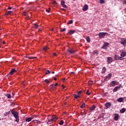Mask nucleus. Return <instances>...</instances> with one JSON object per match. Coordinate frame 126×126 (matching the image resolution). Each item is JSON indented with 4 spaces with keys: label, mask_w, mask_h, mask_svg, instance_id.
<instances>
[{
    "label": "nucleus",
    "mask_w": 126,
    "mask_h": 126,
    "mask_svg": "<svg viewBox=\"0 0 126 126\" xmlns=\"http://www.w3.org/2000/svg\"><path fill=\"white\" fill-rule=\"evenodd\" d=\"M50 118H51V115H48V118H47V124L48 125L50 124H52L53 122H56L57 120H58V117L57 116L54 115L51 116V119H50Z\"/></svg>",
    "instance_id": "nucleus-1"
},
{
    "label": "nucleus",
    "mask_w": 126,
    "mask_h": 126,
    "mask_svg": "<svg viewBox=\"0 0 126 126\" xmlns=\"http://www.w3.org/2000/svg\"><path fill=\"white\" fill-rule=\"evenodd\" d=\"M11 113L13 117L16 119L15 122L17 123H19V115H18V112L15 111L13 109L11 110Z\"/></svg>",
    "instance_id": "nucleus-2"
},
{
    "label": "nucleus",
    "mask_w": 126,
    "mask_h": 126,
    "mask_svg": "<svg viewBox=\"0 0 126 126\" xmlns=\"http://www.w3.org/2000/svg\"><path fill=\"white\" fill-rule=\"evenodd\" d=\"M108 33L107 32H99L98 34L99 39H102V38H104L106 35H107Z\"/></svg>",
    "instance_id": "nucleus-3"
},
{
    "label": "nucleus",
    "mask_w": 126,
    "mask_h": 126,
    "mask_svg": "<svg viewBox=\"0 0 126 126\" xmlns=\"http://www.w3.org/2000/svg\"><path fill=\"white\" fill-rule=\"evenodd\" d=\"M114 60H120L121 61H124V60H125V58L124 57L119 56V55H115L114 56Z\"/></svg>",
    "instance_id": "nucleus-4"
},
{
    "label": "nucleus",
    "mask_w": 126,
    "mask_h": 126,
    "mask_svg": "<svg viewBox=\"0 0 126 126\" xmlns=\"http://www.w3.org/2000/svg\"><path fill=\"white\" fill-rule=\"evenodd\" d=\"M67 51L70 54H75L76 53V50L70 48H68Z\"/></svg>",
    "instance_id": "nucleus-5"
},
{
    "label": "nucleus",
    "mask_w": 126,
    "mask_h": 126,
    "mask_svg": "<svg viewBox=\"0 0 126 126\" xmlns=\"http://www.w3.org/2000/svg\"><path fill=\"white\" fill-rule=\"evenodd\" d=\"M109 43L108 42H105L104 44L102 46V49L104 50H107L108 49V46H109Z\"/></svg>",
    "instance_id": "nucleus-6"
},
{
    "label": "nucleus",
    "mask_w": 126,
    "mask_h": 126,
    "mask_svg": "<svg viewBox=\"0 0 126 126\" xmlns=\"http://www.w3.org/2000/svg\"><path fill=\"white\" fill-rule=\"evenodd\" d=\"M111 77H112V73H110L106 76L104 81L105 82L107 81V80H109V79H111Z\"/></svg>",
    "instance_id": "nucleus-7"
},
{
    "label": "nucleus",
    "mask_w": 126,
    "mask_h": 126,
    "mask_svg": "<svg viewBox=\"0 0 126 126\" xmlns=\"http://www.w3.org/2000/svg\"><path fill=\"white\" fill-rule=\"evenodd\" d=\"M121 44H122V45H124V46H126V39L125 38H122L121 39Z\"/></svg>",
    "instance_id": "nucleus-8"
},
{
    "label": "nucleus",
    "mask_w": 126,
    "mask_h": 126,
    "mask_svg": "<svg viewBox=\"0 0 126 126\" xmlns=\"http://www.w3.org/2000/svg\"><path fill=\"white\" fill-rule=\"evenodd\" d=\"M107 59L108 64H110V63H113V59L112 57H107Z\"/></svg>",
    "instance_id": "nucleus-9"
},
{
    "label": "nucleus",
    "mask_w": 126,
    "mask_h": 126,
    "mask_svg": "<svg viewBox=\"0 0 126 126\" xmlns=\"http://www.w3.org/2000/svg\"><path fill=\"white\" fill-rule=\"evenodd\" d=\"M105 107H106V109L109 108H111V106H112V103L111 102H106L105 105Z\"/></svg>",
    "instance_id": "nucleus-10"
},
{
    "label": "nucleus",
    "mask_w": 126,
    "mask_h": 126,
    "mask_svg": "<svg viewBox=\"0 0 126 126\" xmlns=\"http://www.w3.org/2000/svg\"><path fill=\"white\" fill-rule=\"evenodd\" d=\"M110 84L112 86H115V85H118V84H119V82L117 81H112Z\"/></svg>",
    "instance_id": "nucleus-11"
},
{
    "label": "nucleus",
    "mask_w": 126,
    "mask_h": 126,
    "mask_svg": "<svg viewBox=\"0 0 126 126\" xmlns=\"http://www.w3.org/2000/svg\"><path fill=\"white\" fill-rule=\"evenodd\" d=\"M82 9L83 11H86L87 10H88V5L87 4L84 5Z\"/></svg>",
    "instance_id": "nucleus-12"
},
{
    "label": "nucleus",
    "mask_w": 126,
    "mask_h": 126,
    "mask_svg": "<svg viewBox=\"0 0 126 126\" xmlns=\"http://www.w3.org/2000/svg\"><path fill=\"white\" fill-rule=\"evenodd\" d=\"M65 3V2L63 0L61 1V5L64 8H66V5L64 4Z\"/></svg>",
    "instance_id": "nucleus-13"
},
{
    "label": "nucleus",
    "mask_w": 126,
    "mask_h": 126,
    "mask_svg": "<svg viewBox=\"0 0 126 126\" xmlns=\"http://www.w3.org/2000/svg\"><path fill=\"white\" fill-rule=\"evenodd\" d=\"M14 72H16V70L15 69H12L9 72V74L12 75L14 73Z\"/></svg>",
    "instance_id": "nucleus-14"
},
{
    "label": "nucleus",
    "mask_w": 126,
    "mask_h": 126,
    "mask_svg": "<svg viewBox=\"0 0 126 126\" xmlns=\"http://www.w3.org/2000/svg\"><path fill=\"white\" fill-rule=\"evenodd\" d=\"M114 119L115 121H118V120H119V114H115L114 117Z\"/></svg>",
    "instance_id": "nucleus-15"
},
{
    "label": "nucleus",
    "mask_w": 126,
    "mask_h": 126,
    "mask_svg": "<svg viewBox=\"0 0 126 126\" xmlns=\"http://www.w3.org/2000/svg\"><path fill=\"white\" fill-rule=\"evenodd\" d=\"M118 90H120V87L116 86L113 90V92H117Z\"/></svg>",
    "instance_id": "nucleus-16"
},
{
    "label": "nucleus",
    "mask_w": 126,
    "mask_h": 126,
    "mask_svg": "<svg viewBox=\"0 0 126 126\" xmlns=\"http://www.w3.org/2000/svg\"><path fill=\"white\" fill-rule=\"evenodd\" d=\"M126 52H122L121 53V57H126Z\"/></svg>",
    "instance_id": "nucleus-17"
},
{
    "label": "nucleus",
    "mask_w": 126,
    "mask_h": 126,
    "mask_svg": "<svg viewBox=\"0 0 126 126\" xmlns=\"http://www.w3.org/2000/svg\"><path fill=\"white\" fill-rule=\"evenodd\" d=\"M95 108H96V106H95V105H93L90 107V111H94V110H95Z\"/></svg>",
    "instance_id": "nucleus-18"
},
{
    "label": "nucleus",
    "mask_w": 126,
    "mask_h": 126,
    "mask_svg": "<svg viewBox=\"0 0 126 126\" xmlns=\"http://www.w3.org/2000/svg\"><path fill=\"white\" fill-rule=\"evenodd\" d=\"M11 13H12V11H8L7 12V13L5 14V16H7L8 15H9Z\"/></svg>",
    "instance_id": "nucleus-19"
},
{
    "label": "nucleus",
    "mask_w": 126,
    "mask_h": 126,
    "mask_svg": "<svg viewBox=\"0 0 126 126\" xmlns=\"http://www.w3.org/2000/svg\"><path fill=\"white\" fill-rule=\"evenodd\" d=\"M32 121V117L31 118H28L26 119V122H31Z\"/></svg>",
    "instance_id": "nucleus-20"
},
{
    "label": "nucleus",
    "mask_w": 126,
    "mask_h": 126,
    "mask_svg": "<svg viewBox=\"0 0 126 126\" xmlns=\"http://www.w3.org/2000/svg\"><path fill=\"white\" fill-rule=\"evenodd\" d=\"M69 35H72V34H74V33H75V31H70L69 32H68Z\"/></svg>",
    "instance_id": "nucleus-21"
},
{
    "label": "nucleus",
    "mask_w": 126,
    "mask_h": 126,
    "mask_svg": "<svg viewBox=\"0 0 126 126\" xmlns=\"http://www.w3.org/2000/svg\"><path fill=\"white\" fill-rule=\"evenodd\" d=\"M125 112H126V109L125 108H122L120 110V113H121V114H124V113H125Z\"/></svg>",
    "instance_id": "nucleus-22"
},
{
    "label": "nucleus",
    "mask_w": 126,
    "mask_h": 126,
    "mask_svg": "<svg viewBox=\"0 0 126 126\" xmlns=\"http://www.w3.org/2000/svg\"><path fill=\"white\" fill-rule=\"evenodd\" d=\"M106 70H107V68H106V67H103L102 70V73H105V72H106Z\"/></svg>",
    "instance_id": "nucleus-23"
},
{
    "label": "nucleus",
    "mask_w": 126,
    "mask_h": 126,
    "mask_svg": "<svg viewBox=\"0 0 126 126\" xmlns=\"http://www.w3.org/2000/svg\"><path fill=\"white\" fill-rule=\"evenodd\" d=\"M6 96L8 99H10V98H11V94H6Z\"/></svg>",
    "instance_id": "nucleus-24"
},
{
    "label": "nucleus",
    "mask_w": 126,
    "mask_h": 126,
    "mask_svg": "<svg viewBox=\"0 0 126 126\" xmlns=\"http://www.w3.org/2000/svg\"><path fill=\"white\" fill-rule=\"evenodd\" d=\"M123 97H120V98H119L118 99H117V101H118V102H123Z\"/></svg>",
    "instance_id": "nucleus-25"
},
{
    "label": "nucleus",
    "mask_w": 126,
    "mask_h": 126,
    "mask_svg": "<svg viewBox=\"0 0 126 126\" xmlns=\"http://www.w3.org/2000/svg\"><path fill=\"white\" fill-rule=\"evenodd\" d=\"M86 40H87V42H88V43H90L91 40H90V37L89 36H87L86 37Z\"/></svg>",
    "instance_id": "nucleus-26"
},
{
    "label": "nucleus",
    "mask_w": 126,
    "mask_h": 126,
    "mask_svg": "<svg viewBox=\"0 0 126 126\" xmlns=\"http://www.w3.org/2000/svg\"><path fill=\"white\" fill-rule=\"evenodd\" d=\"M84 107H85V103H83L80 106V108L81 109H83V108H84Z\"/></svg>",
    "instance_id": "nucleus-27"
},
{
    "label": "nucleus",
    "mask_w": 126,
    "mask_h": 126,
    "mask_svg": "<svg viewBox=\"0 0 126 126\" xmlns=\"http://www.w3.org/2000/svg\"><path fill=\"white\" fill-rule=\"evenodd\" d=\"M10 111H8L7 112H6L4 114V117H6L7 115H10Z\"/></svg>",
    "instance_id": "nucleus-28"
},
{
    "label": "nucleus",
    "mask_w": 126,
    "mask_h": 126,
    "mask_svg": "<svg viewBox=\"0 0 126 126\" xmlns=\"http://www.w3.org/2000/svg\"><path fill=\"white\" fill-rule=\"evenodd\" d=\"M75 99H78L80 96L79 95L74 94Z\"/></svg>",
    "instance_id": "nucleus-29"
},
{
    "label": "nucleus",
    "mask_w": 126,
    "mask_h": 126,
    "mask_svg": "<svg viewBox=\"0 0 126 126\" xmlns=\"http://www.w3.org/2000/svg\"><path fill=\"white\" fill-rule=\"evenodd\" d=\"M64 123V122L63 120H61V121L60 122V123H59V125H60V126H63V125Z\"/></svg>",
    "instance_id": "nucleus-30"
},
{
    "label": "nucleus",
    "mask_w": 126,
    "mask_h": 126,
    "mask_svg": "<svg viewBox=\"0 0 126 126\" xmlns=\"http://www.w3.org/2000/svg\"><path fill=\"white\" fill-rule=\"evenodd\" d=\"M98 54H99V53H98L97 50H94V55H98Z\"/></svg>",
    "instance_id": "nucleus-31"
},
{
    "label": "nucleus",
    "mask_w": 126,
    "mask_h": 126,
    "mask_svg": "<svg viewBox=\"0 0 126 126\" xmlns=\"http://www.w3.org/2000/svg\"><path fill=\"white\" fill-rule=\"evenodd\" d=\"M33 27H34V28H35V29L38 28V26H39L38 25H37L35 23L33 24Z\"/></svg>",
    "instance_id": "nucleus-32"
},
{
    "label": "nucleus",
    "mask_w": 126,
    "mask_h": 126,
    "mask_svg": "<svg viewBox=\"0 0 126 126\" xmlns=\"http://www.w3.org/2000/svg\"><path fill=\"white\" fill-rule=\"evenodd\" d=\"M86 94L88 95H89L91 94V93H89V90H87V91L86 92Z\"/></svg>",
    "instance_id": "nucleus-33"
},
{
    "label": "nucleus",
    "mask_w": 126,
    "mask_h": 126,
    "mask_svg": "<svg viewBox=\"0 0 126 126\" xmlns=\"http://www.w3.org/2000/svg\"><path fill=\"white\" fill-rule=\"evenodd\" d=\"M50 88H51V89H55V86H54V84L50 86Z\"/></svg>",
    "instance_id": "nucleus-34"
},
{
    "label": "nucleus",
    "mask_w": 126,
    "mask_h": 126,
    "mask_svg": "<svg viewBox=\"0 0 126 126\" xmlns=\"http://www.w3.org/2000/svg\"><path fill=\"white\" fill-rule=\"evenodd\" d=\"M50 73H51V71H50L49 70H47L46 71V72H45V74H50Z\"/></svg>",
    "instance_id": "nucleus-35"
},
{
    "label": "nucleus",
    "mask_w": 126,
    "mask_h": 126,
    "mask_svg": "<svg viewBox=\"0 0 126 126\" xmlns=\"http://www.w3.org/2000/svg\"><path fill=\"white\" fill-rule=\"evenodd\" d=\"M73 22L72 21V20H70V21H69V22H68L67 24H72Z\"/></svg>",
    "instance_id": "nucleus-36"
},
{
    "label": "nucleus",
    "mask_w": 126,
    "mask_h": 126,
    "mask_svg": "<svg viewBox=\"0 0 126 126\" xmlns=\"http://www.w3.org/2000/svg\"><path fill=\"white\" fill-rule=\"evenodd\" d=\"M99 2H100V3H104V2H105V0H100Z\"/></svg>",
    "instance_id": "nucleus-37"
},
{
    "label": "nucleus",
    "mask_w": 126,
    "mask_h": 126,
    "mask_svg": "<svg viewBox=\"0 0 126 126\" xmlns=\"http://www.w3.org/2000/svg\"><path fill=\"white\" fill-rule=\"evenodd\" d=\"M43 50H44V51H47V50H48V47L47 46L44 47Z\"/></svg>",
    "instance_id": "nucleus-38"
},
{
    "label": "nucleus",
    "mask_w": 126,
    "mask_h": 126,
    "mask_svg": "<svg viewBox=\"0 0 126 126\" xmlns=\"http://www.w3.org/2000/svg\"><path fill=\"white\" fill-rule=\"evenodd\" d=\"M45 82H46V83H50V81H49V80L48 79H45Z\"/></svg>",
    "instance_id": "nucleus-39"
},
{
    "label": "nucleus",
    "mask_w": 126,
    "mask_h": 126,
    "mask_svg": "<svg viewBox=\"0 0 126 126\" xmlns=\"http://www.w3.org/2000/svg\"><path fill=\"white\" fill-rule=\"evenodd\" d=\"M66 29L65 28L63 29H62L60 31L61 32H64V31H65Z\"/></svg>",
    "instance_id": "nucleus-40"
},
{
    "label": "nucleus",
    "mask_w": 126,
    "mask_h": 126,
    "mask_svg": "<svg viewBox=\"0 0 126 126\" xmlns=\"http://www.w3.org/2000/svg\"><path fill=\"white\" fill-rule=\"evenodd\" d=\"M82 93V91H79L77 93L78 95H80Z\"/></svg>",
    "instance_id": "nucleus-41"
},
{
    "label": "nucleus",
    "mask_w": 126,
    "mask_h": 126,
    "mask_svg": "<svg viewBox=\"0 0 126 126\" xmlns=\"http://www.w3.org/2000/svg\"><path fill=\"white\" fill-rule=\"evenodd\" d=\"M22 86H24H24H25V83L24 81L22 82Z\"/></svg>",
    "instance_id": "nucleus-42"
},
{
    "label": "nucleus",
    "mask_w": 126,
    "mask_h": 126,
    "mask_svg": "<svg viewBox=\"0 0 126 126\" xmlns=\"http://www.w3.org/2000/svg\"><path fill=\"white\" fill-rule=\"evenodd\" d=\"M50 10H51V9L49 8V9H46V12H50Z\"/></svg>",
    "instance_id": "nucleus-43"
},
{
    "label": "nucleus",
    "mask_w": 126,
    "mask_h": 126,
    "mask_svg": "<svg viewBox=\"0 0 126 126\" xmlns=\"http://www.w3.org/2000/svg\"><path fill=\"white\" fill-rule=\"evenodd\" d=\"M123 4H126V0H124Z\"/></svg>",
    "instance_id": "nucleus-44"
},
{
    "label": "nucleus",
    "mask_w": 126,
    "mask_h": 126,
    "mask_svg": "<svg viewBox=\"0 0 126 126\" xmlns=\"http://www.w3.org/2000/svg\"><path fill=\"white\" fill-rule=\"evenodd\" d=\"M27 58H28V59H29L30 60L32 59V57H27Z\"/></svg>",
    "instance_id": "nucleus-45"
},
{
    "label": "nucleus",
    "mask_w": 126,
    "mask_h": 126,
    "mask_svg": "<svg viewBox=\"0 0 126 126\" xmlns=\"http://www.w3.org/2000/svg\"><path fill=\"white\" fill-rule=\"evenodd\" d=\"M11 8H12L11 7H8V9H9V10H10V9H11Z\"/></svg>",
    "instance_id": "nucleus-46"
},
{
    "label": "nucleus",
    "mask_w": 126,
    "mask_h": 126,
    "mask_svg": "<svg viewBox=\"0 0 126 126\" xmlns=\"http://www.w3.org/2000/svg\"><path fill=\"white\" fill-rule=\"evenodd\" d=\"M53 56H57V53H53Z\"/></svg>",
    "instance_id": "nucleus-47"
},
{
    "label": "nucleus",
    "mask_w": 126,
    "mask_h": 126,
    "mask_svg": "<svg viewBox=\"0 0 126 126\" xmlns=\"http://www.w3.org/2000/svg\"><path fill=\"white\" fill-rule=\"evenodd\" d=\"M59 85L58 84V83H56L55 84V86H58Z\"/></svg>",
    "instance_id": "nucleus-48"
},
{
    "label": "nucleus",
    "mask_w": 126,
    "mask_h": 126,
    "mask_svg": "<svg viewBox=\"0 0 126 126\" xmlns=\"http://www.w3.org/2000/svg\"><path fill=\"white\" fill-rule=\"evenodd\" d=\"M62 87H63V89H64V88H65V87L63 85H62Z\"/></svg>",
    "instance_id": "nucleus-49"
},
{
    "label": "nucleus",
    "mask_w": 126,
    "mask_h": 126,
    "mask_svg": "<svg viewBox=\"0 0 126 126\" xmlns=\"http://www.w3.org/2000/svg\"><path fill=\"white\" fill-rule=\"evenodd\" d=\"M61 9L62 10H63V11H64L65 10V9L64 8H62Z\"/></svg>",
    "instance_id": "nucleus-50"
},
{
    "label": "nucleus",
    "mask_w": 126,
    "mask_h": 126,
    "mask_svg": "<svg viewBox=\"0 0 126 126\" xmlns=\"http://www.w3.org/2000/svg\"><path fill=\"white\" fill-rule=\"evenodd\" d=\"M32 59H37V57H32Z\"/></svg>",
    "instance_id": "nucleus-51"
},
{
    "label": "nucleus",
    "mask_w": 126,
    "mask_h": 126,
    "mask_svg": "<svg viewBox=\"0 0 126 126\" xmlns=\"http://www.w3.org/2000/svg\"><path fill=\"white\" fill-rule=\"evenodd\" d=\"M122 86V84H120L119 86H118V87H120V89H121V87Z\"/></svg>",
    "instance_id": "nucleus-52"
},
{
    "label": "nucleus",
    "mask_w": 126,
    "mask_h": 126,
    "mask_svg": "<svg viewBox=\"0 0 126 126\" xmlns=\"http://www.w3.org/2000/svg\"><path fill=\"white\" fill-rule=\"evenodd\" d=\"M65 78H63V81H65Z\"/></svg>",
    "instance_id": "nucleus-53"
},
{
    "label": "nucleus",
    "mask_w": 126,
    "mask_h": 126,
    "mask_svg": "<svg viewBox=\"0 0 126 126\" xmlns=\"http://www.w3.org/2000/svg\"><path fill=\"white\" fill-rule=\"evenodd\" d=\"M12 95H13V97L14 96V93H12Z\"/></svg>",
    "instance_id": "nucleus-54"
},
{
    "label": "nucleus",
    "mask_w": 126,
    "mask_h": 126,
    "mask_svg": "<svg viewBox=\"0 0 126 126\" xmlns=\"http://www.w3.org/2000/svg\"><path fill=\"white\" fill-rule=\"evenodd\" d=\"M93 82L92 81L90 82V84H92Z\"/></svg>",
    "instance_id": "nucleus-55"
},
{
    "label": "nucleus",
    "mask_w": 126,
    "mask_h": 126,
    "mask_svg": "<svg viewBox=\"0 0 126 126\" xmlns=\"http://www.w3.org/2000/svg\"><path fill=\"white\" fill-rule=\"evenodd\" d=\"M52 74H54V73H55V72L52 71Z\"/></svg>",
    "instance_id": "nucleus-56"
},
{
    "label": "nucleus",
    "mask_w": 126,
    "mask_h": 126,
    "mask_svg": "<svg viewBox=\"0 0 126 126\" xmlns=\"http://www.w3.org/2000/svg\"><path fill=\"white\" fill-rule=\"evenodd\" d=\"M24 14L25 15H26V12L24 13Z\"/></svg>",
    "instance_id": "nucleus-57"
},
{
    "label": "nucleus",
    "mask_w": 126,
    "mask_h": 126,
    "mask_svg": "<svg viewBox=\"0 0 126 126\" xmlns=\"http://www.w3.org/2000/svg\"><path fill=\"white\" fill-rule=\"evenodd\" d=\"M54 80H57V78H55Z\"/></svg>",
    "instance_id": "nucleus-58"
},
{
    "label": "nucleus",
    "mask_w": 126,
    "mask_h": 126,
    "mask_svg": "<svg viewBox=\"0 0 126 126\" xmlns=\"http://www.w3.org/2000/svg\"><path fill=\"white\" fill-rule=\"evenodd\" d=\"M3 44H5V42L3 41Z\"/></svg>",
    "instance_id": "nucleus-59"
},
{
    "label": "nucleus",
    "mask_w": 126,
    "mask_h": 126,
    "mask_svg": "<svg viewBox=\"0 0 126 126\" xmlns=\"http://www.w3.org/2000/svg\"><path fill=\"white\" fill-rule=\"evenodd\" d=\"M125 11H126V8L125 9Z\"/></svg>",
    "instance_id": "nucleus-60"
},
{
    "label": "nucleus",
    "mask_w": 126,
    "mask_h": 126,
    "mask_svg": "<svg viewBox=\"0 0 126 126\" xmlns=\"http://www.w3.org/2000/svg\"><path fill=\"white\" fill-rule=\"evenodd\" d=\"M51 30H52V31H54V30H53V29H52Z\"/></svg>",
    "instance_id": "nucleus-61"
},
{
    "label": "nucleus",
    "mask_w": 126,
    "mask_h": 126,
    "mask_svg": "<svg viewBox=\"0 0 126 126\" xmlns=\"http://www.w3.org/2000/svg\"><path fill=\"white\" fill-rule=\"evenodd\" d=\"M34 117L32 116V119H33Z\"/></svg>",
    "instance_id": "nucleus-62"
},
{
    "label": "nucleus",
    "mask_w": 126,
    "mask_h": 126,
    "mask_svg": "<svg viewBox=\"0 0 126 126\" xmlns=\"http://www.w3.org/2000/svg\"><path fill=\"white\" fill-rule=\"evenodd\" d=\"M0 120H1V119H0Z\"/></svg>",
    "instance_id": "nucleus-63"
}]
</instances>
